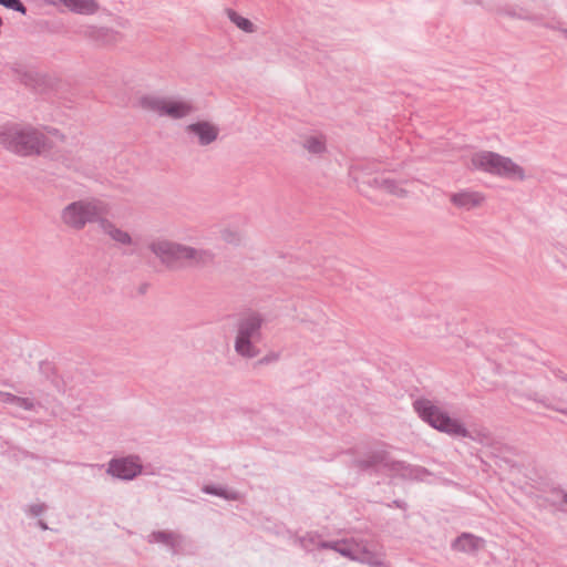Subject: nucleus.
I'll use <instances>...</instances> for the list:
<instances>
[{"label": "nucleus", "mask_w": 567, "mask_h": 567, "mask_svg": "<svg viewBox=\"0 0 567 567\" xmlns=\"http://www.w3.org/2000/svg\"><path fill=\"white\" fill-rule=\"evenodd\" d=\"M60 140L55 132L43 133L28 126L11 125L0 128V144L22 156L45 154Z\"/></svg>", "instance_id": "1"}, {"label": "nucleus", "mask_w": 567, "mask_h": 567, "mask_svg": "<svg viewBox=\"0 0 567 567\" xmlns=\"http://www.w3.org/2000/svg\"><path fill=\"white\" fill-rule=\"evenodd\" d=\"M138 103L143 110L154 112L158 115H166L172 118L185 117L193 110L190 103L186 101L156 95L142 96Z\"/></svg>", "instance_id": "6"}, {"label": "nucleus", "mask_w": 567, "mask_h": 567, "mask_svg": "<svg viewBox=\"0 0 567 567\" xmlns=\"http://www.w3.org/2000/svg\"><path fill=\"white\" fill-rule=\"evenodd\" d=\"M229 18L243 31H246V32L254 31V24L248 19H246L235 12H231L229 14Z\"/></svg>", "instance_id": "17"}, {"label": "nucleus", "mask_w": 567, "mask_h": 567, "mask_svg": "<svg viewBox=\"0 0 567 567\" xmlns=\"http://www.w3.org/2000/svg\"><path fill=\"white\" fill-rule=\"evenodd\" d=\"M338 551H340L344 556H349L353 559H360L361 557L358 554L357 549L346 548L344 546L338 547Z\"/></svg>", "instance_id": "20"}, {"label": "nucleus", "mask_w": 567, "mask_h": 567, "mask_svg": "<svg viewBox=\"0 0 567 567\" xmlns=\"http://www.w3.org/2000/svg\"><path fill=\"white\" fill-rule=\"evenodd\" d=\"M565 503H567V495L565 496Z\"/></svg>", "instance_id": "21"}, {"label": "nucleus", "mask_w": 567, "mask_h": 567, "mask_svg": "<svg viewBox=\"0 0 567 567\" xmlns=\"http://www.w3.org/2000/svg\"><path fill=\"white\" fill-rule=\"evenodd\" d=\"M454 549L463 553H475L484 547V540L471 534H463L453 544Z\"/></svg>", "instance_id": "13"}, {"label": "nucleus", "mask_w": 567, "mask_h": 567, "mask_svg": "<svg viewBox=\"0 0 567 567\" xmlns=\"http://www.w3.org/2000/svg\"><path fill=\"white\" fill-rule=\"evenodd\" d=\"M303 147L311 154H321L326 150V140L321 135L306 136Z\"/></svg>", "instance_id": "15"}, {"label": "nucleus", "mask_w": 567, "mask_h": 567, "mask_svg": "<svg viewBox=\"0 0 567 567\" xmlns=\"http://www.w3.org/2000/svg\"><path fill=\"white\" fill-rule=\"evenodd\" d=\"M381 188L398 198H404L410 194V183L403 179H383L380 184Z\"/></svg>", "instance_id": "14"}, {"label": "nucleus", "mask_w": 567, "mask_h": 567, "mask_svg": "<svg viewBox=\"0 0 567 567\" xmlns=\"http://www.w3.org/2000/svg\"><path fill=\"white\" fill-rule=\"evenodd\" d=\"M141 464L133 457L113 460L109 465V473L124 480L135 477L141 473Z\"/></svg>", "instance_id": "9"}, {"label": "nucleus", "mask_w": 567, "mask_h": 567, "mask_svg": "<svg viewBox=\"0 0 567 567\" xmlns=\"http://www.w3.org/2000/svg\"><path fill=\"white\" fill-rule=\"evenodd\" d=\"M0 402L2 403H11V404H16L18 406H21L23 409H30L32 406V404L25 400V399H21V398H17L10 393H7V392H0Z\"/></svg>", "instance_id": "16"}, {"label": "nucleus", "mask_w": 567, "mask_h": 567, "mask_svg": "<svg viewBox=\"0 0 567 567\" xmlns=\"http://www.w3.org/2000/svg\"><path fill=\"white\" fill-rule=\"evenodd\" d=\"M260 324L261 321L256 316H251L241 322L235 344L238 353L246 357L256 355V351L254 350L250 339L256 337Z\"/></svg>", "instance_id": "7"}, {"label": "nucleus", "mask_w": 567, "mask_h": 567, "mask_svg": "<svg viewBox=\"0 0 567 567\" xmlns=\"http://www.w3.org/2000/svg\"><path fill=\"white\" fill-rule=\"evenodd\" d=\"M105 213V205L99 200H76L60 212V220L66 228L82 230L87 223L100 220Z\"/></svg>", "instance_id": "3"}, {"label": "nucleus", "mask_w": 567, "mask_h": 567, "mask_svg": "<svg viewBox=\"0 0 567 567\" xmlns=\"http://www.w3.org/2000/svg\"><path fill=\"white\" fill-rule=\"evenodd\" d=\"M150 250L166 266L173 267L181 264L199 265L210 259V255L204 250L184 246L165 238H157L148 245Z\"/></svg>", "instance_id": "2"}, {"label": "nucleus", "mask_w": 567, "mask_h": 567, "mask_svg": "<svg viewBox=\"0 0 567 567\" xmlns=\"http://www.w3.org/2000/svg\"><path fill=\"white\" fill-rule=\"evenodd\" d=\"M0 4L7 8L13 9L16 11L24 14L27 12L25 7L19 0H0Z\"/></svg>", "instance_id": "19"}, {"label": "nucleus", "mask_w": 567, "mask_h": 567, "mask_svg": "<svg viewBox=\"0 0 567 567\" xmlns=\"http://www.w3.org/2000/svg\"><path fill=\"white\" fill-rule=\"evenodd\" d=\"M472 166L494 175L513 179H524V169L511 158L491 151H478L471 156Z\"/></svg>", "instance_id": "4"}, {"label": "nucleus", "mask_w": 567, "mask_h": 567, "mask_svg": "<svg viewBox=\"0 0 567 567\" xmlns=\"http://www.w3.org/2000/svg\"><path fill=\"white\" fill-rule=\"evenodd\" d=\"M48 4H63L70 11L79 14H93L99 10L96 0H44Z\"/></svg>", "instance_id": "11"}, {"label": "nucleus", "mask_w": 567, "mask_h": 567, "mask_svg": "<svg viewBox=\"0 0 567 567\" xmlns=\"http://www.w3.org/2000/svg\"><path fill=\"white\" fill-rule=\"evenodd\" d=\"M99 223L103 233L117 245L126 247L134 244L133 237L127 230L103 218V216L100 218Z\"/></svg>", "instance_id": "10"}, {"label": "nucleus", "mask_w": 567, "mask_h": 567, "mask_svg": "<svg viewBox=\"0 0 567 567\" xmlns=\"http://www.w3.org/2000/svg\"><path fill=\"white\" fill-rule=\"evenodd\" d=\"M220 235L223 240L227 244H237L240 240V235L230 229H224Z\"/></svg>", "instance_id": "18"}, {"label": "nucleus", "mask_w": 567, "mask_h": 567, "mask_svg": "<svg viewBox=\"0 0 567 567\" xmlns=\"http://www.w3.org/2000/svg\"><path fill=\"white\" fill-rule=\"evenodd\" d=\"M484 196L477 192H460L451 195V202L461 209H473L484 203Z\"/></svg>", "instance_id": "12"}, {"label": "nucleus", "mask_w": 567, "mask_h": 567, "mask_svg": "<svg viewBox=\"0 0 567 567\" xmlns=\"http://www.w3.org/2000/svg\"><path fill=\"white\" fill-rule=\"evenodd\" d=\"M187 134L194 136L198 144L206 146L218 138L219 128L216 124L208 121H198L185 127Z\"/></svg>", "instance_id": "8"}, {"label": "nucleus", "mask_w": 567, "mask_h": 567, "mask_svg": "<svg viewBox=\"0 0 567 567\" xmlns=\"http://www.w3.org/2000/svg\"><path fill=\"white\" fill-rule=\"evenodd\" d=\"M414 408L419 415L434 429L455 436H467L466 429L455 419L450 417L429 400H417Z\"/></svg>", "instance_id": "5"}]
</instances>
